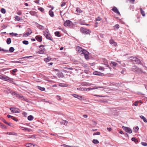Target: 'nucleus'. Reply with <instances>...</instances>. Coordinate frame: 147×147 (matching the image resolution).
<instances>
[{
    "label": "nucleus",
    "mask_w": 147,
    "mask_h": 147,
    "mask_svg": "<svg viewBox=\"0 0 147 147\" xmlns=\"http://www.w3.org/2000/svg\"><path fill=\"white\" fill-rule=\"evenodd\" d=\"M83 117L85 118H86L88 117V115H83Z\"/></svg>",
    "instance_id": "nucleus-63"
},
{
    "label": "nucleus",
    "mask_w": 147,
    "mask_h": 147,
    "mask_svg": "<svg viewBox=\"0 0 147 147\" xmlns=\"http://www.w3.org/2000/svg\"><path fill=\"white\" fill-rule=\"evenodd\" d=\"M35 38L39 42H41L42 41V37L39 35L36 36Z\"/></svg>",
    "instance_id": "nucleus-11"
},
{
    "label": "nucleus",
    "mask_w": 147,
    "mask_h": 147,
    "mask_svg": "<svg viewBox=\"0 0 147 147\" xmlns=\"http://www.w3.org/2000/svg\"><path fill=\"white\" fill-rule=\"evenodd\" d=\"M141 144L144 146H147V143L146 142H141Z\"/></svg>",
    "instance_id": "nucleus-42"
},
{
    "label": "nucleus",
    "mask_w": 147,
    "mask_h": 147,
    "mask_svg": "<svg viewBox=\"0 0 147 147\" xmlns=\"http://www.w3.org/2000/svg\"><path fill=\"white\" fill-rule=\"evenodd\" d=\"M80 31L82 33L85 34H90L91 32L90 30L83 27L81 28Z\"/></svg>",
    "instance_id": "nucleus-2"
},
{
    "label": "nucleus",
    "mask_w": 147,
    "mask_h": 147,
    "mask_svg": "<svg viewBox=\"0 0 147 147\" xmlns=\"http://www.w3.org/2000/svg\"><path fill=\"white\" fill-rule=\"evenodd\" d=\"M114 27L116 28L117 29H118L119 28V24H116L115 26Z\"/></svg>",
    "instance_id": "nucleus-45"
},
{
    "label": "nucleus",
    "mask_w": 147,
    "mask_h": 147,
    "mask_svg": "<svg viewBox=\"0 0 147 147\" xmlns=\"http://www.w3.org/2000/svg\"><path fill=\"white\" fill-rule=\"evenodd\" d=\"M107 129L109 131L112 130V128L111 127H107Z\"/></svg>",
    "instance_id": "nucleus-59"
},
{
    "label": "nucleus",
    "mask_w": 147,
    "mask_h": 147,
    "mask_svg": "<svg viewBox=\"0 0 147 147\" xmlns=\"http://www.w3.org/2000/svg\"><path fill=\"white\" fill-rule=\"evenodd\" d=\"M71 23V21L69 20H67L64 23V25L65 27L70 26Z\"/></svg>",
    "instance_id": "nucleus-7"
},
{
    "label": "nucleus",
    "mask_w": 147,
    "mask_h": 147,
    "mask_svg": "<svg viewBox=\"0 0 147 147\" xmlns=\"http://www.w3.org/2000/svg\"><path fill=\"white\" fill-rule=\"evenodd\" d=\"M51 58L50 57H48L47 58H45L44 61L46 62H48L51 60Z\"/></svg>",
    "instance_id": "nucleus-16"
},
{
    "label": "nucleus",
    "mask_w": 147,
    "mask_h": 147,
    "mask_svg": "<svg viewBox=\"0 0 147 147\" xmlns=\"http://www.w3.org/2000/svg\"><path fill=\"white\" fill-rule=\"evenodd\" d=\"M55 34L56 36L59 37L61 36L60 33L58 31H57L55 32Z\"/></svg>",
    "instance_id": "nucleus-20"
},
{
    "label": "nucleus",
    "mask_w": 147,
    "mask_h": 147,
    "mask_svg": "<svg viewBox=\"0 0 147 147\" xmlns=\"http://www.w3.org/2000/svg\"><path fill=\"white\" fill-rule=\"evenodd\" d=\"M110 43L111 44H112L114 46H116L117 45V43L115 42L114 40L112 39L110 40Z\"/></svg>",
    "instance_id": "nucleus-13"
},
{
    "label": "nucleus",
    "mask_w": 147,
    "mask_h": 147,
    "mask_svg": "<svg viewBox=\"0 0 147 147\" xmlns=\"http://www.w3.org/2000/svg\"><path fill=\"white\" fill-rule=\"evenodd\" d=\"M45 49L44 48L42 49H40L38 51V53L39 54H42L44 53L45 52Z\"/></svg>",
    "instance_id": "nucleus-14"
},
{
    "label": "nucleus",
    "mask_w": 147,
    "mask_h": 147,
    "mask_svg": "<svg viewBox=\"0 0 147 147\" xmlns=\"http://www.w3.org/2000/svg\"><path fill=\"white\" fill-rule=\"evenodd\" d=\"M74 97L77 98V97L78 95L76 94H73L72 95Z\"/></svg>",
    "instance_id": "nucleus-46"
},
{
    "label": "nucleus",
    "mask_w": 147,
    "mask_h": 147,
    "mask_svg": "<svg viewBox=\"0 0 147 147\" xmlns=\"http://www.w3.org/2000/svg\"><path fill=\"white\" fill-rule=\"evenodd\" d=\"M7 117L8 118H11L12 119V116H11L10 115H8L7 116Z\"/></svg>",
    "instance_id": "nucleus-60"
},
{
    "label": "nucleus",
    "mask_w": 147,
    "mask_h": 147,
    "mask_svg": "<svg viewBox=\"0 0 147 147\" xmlns=\"http://www.w3.org/2000/svg\"><path fill=\"white\" fill-rule=\"evenodd\" d=\"M44 35L47 39L50 40L51 41L53 40V39L51 38V35L47 32H44Z\"/></svg>",
    "instance_id": "nucleus-5"
},
{
    "label": "nucleus",
    "mask_w": 147,
    "mask_h": 147,
    "mask_svg": "<svg viewBox=\"0 0 147 147\" xmlns=\"http://www.w3.org/2000/svg\"><path fill=\"white\" fill-rule=\"evenodd\" d=\"M17 14L19 15H20L22 14V12L21 11H19L17 12Z\"/></svg>",
    "instance_id": "nucleus-56"
},
{
    "label": "nucleus",
    "mask_w": 147,
    "mask_h": 147,
    "mask_svg": "<svg viewBox=\"0 0 147 147\" xmlns=\"http://www.w3.org/2000/svg\"><path fill=\"white\" fill-rule=\"evenodd\" d=\"M136 72L138 74H140L142 73L143 71L142 69L138 68V69H137L136 71Z\"/></svg>",
    "instance_id": "nucleus-15"
},
{
    "label": "nucleus",
    "mask_w": 147,
    "mask_h": 147,
    "mask_svg": "<svg viewBox=\"0 0 147 147\" xmlns=\"http://www.w3.org/2000/svg\"><path fill=\"white\" fill-rule=\"evenodd\" d=\"M131 58H132V59H131L132 61L134 63L139 64L141 62L140 60L138 58L136 57H131Z\"/></svg>",
    "instance_id": "nucleus-4"
},
{
    "label": "nucleus",
    "mask_w": 147,
    "mask_h": 147,
    "mask_svg": "<svg viewBox=\"0 0 147 147\" xmlns=\"http://www.w3.org/2000/svg\"><path fill=\"white\" fill-rule=\"evenodd\" d=\"M122 128L126 132L128 133L129 134H131L132 132V131L131 129L128 127L123 126L122 127Z\"/></svg>",
    "instance_id": "nucleus-6"
},
{
    "label": "nucleus",
    "mask_w": 147,
    "mask_h": 147,
    "mask_svg": "<svg viewBox=\"0 0 147 147\" xmlns=\"http://www.w3.org/2000/svg\"><path fill=\"white\" fill-rule=\"evenodd\" d=\"M140 12L142 16H145V14L144 11L142 10V8H140Z\"/></svg>",
    "instance_id": "nucleus-18"
},
{
    "label": "nucleus",
    "mask_w": 147,
    "mask_h": 147,
    "mask_svg": "<svg viewBox=\"0 0 147 147\" xmlns=\"http://www.w3.org/2000/svg\"><path fill=\"white\" fill-rule=\"evenodd\" d=\"M138 105V103L137 102H136L134 103V105L135 106H137Z\"/></svg>",
    "instance_id": "nucleus-62"
},
{
    "label": "nucleus",
    "mask_w": 147,
    "mask_h": 147,
    "mask_svg": "<svg viewBox=\"0 0 147 147\" xmlns=\"http://www.w3.org/2000/svg\"><path fill=\"white\" fill-rule=\"evenodd\" d=\"M66 4V3L65 2H63L62 3L61 5V7H62L63 6H65Z\"/></svg>",
    "instance_id": "nucleus-52"
},
{
    "label": "nucleus",
    "mask_w": 147,
    "mask_h": 147,
    "mask_svg": "<svg viewBox=\"0 0 147 147\" xmlns=\"http://www.w3.org/2000/svg\"><path fill=\"white\" fill-rule=\"evenodd\" d=\"M128 1L131 3H134L135 0H128Z\"/></svg>",
    "instance_id": "nucleus-53"
},
{
    "label": "nucleus",
    "mask_w": 147,
    "mask_h": 147,
    "mask_svg": "<svg viewBox=\"0 0 147 147\" xmlns=\"http://www.w3.org/2000/svg\"><path fill=\"white\" fill-rule=\"evenodd\" d=\"M15 18L16 20L17 21H19L20 20V18L18 16H16L15 17Z\"/></svg>",
    "instance_id": "nucleus-32"
},
{
    "label": "nucleus",
    "mask_w": 147,
    "mask_h": 147,
    "mask_svg": "<svg viewBox=\"0 0 147 147\" xmlns=\"http://www.w3.org/2000/svg\"><path fill=\"white\" fill-rule=\"evenodd\" d=\"M30 34H29L28 32H27L23 35V36L24 37H26L29 35Z\"/></svg>",
    "instance_id": "nucleus-31"
},
{
    "label": "nucleus",
    "mask_w": 147,
    "mask_h": 147,
    "mask_svg": "<svg viewBox=\"0 0 147 147\" xmlns=\"http://www.w3.org/2000/svg\"><path fill=\"white\" fill-rule=\"evenodd\" d=\"M77 98L80 100H82V96L78 95Z\"/></svg>",
    "instance_id": "nucleus-36"
},
{
    "label": "nucleus",
    "mask_w": 147,
    "mask_h": 147,
    "mask_svg": "<svg viewBox=\"0 0 147 147\" xmlns=\"http://www.w3.org/2000/svg\"><path fill=\"white\" fill-rule=\"evenodd\" d=\"M77 51L78 52L81 54H83L85 57V58L86 59H88V52L86 50H84L81 47L78 46L76 48Z\"/></svg>",
    "instance_id": "nucleus-1"
},
{
    "label": "nucleus",
    "mask_w": 147,
    "mask_h": 147,
    "mask_svg": "<svg viewBox=\"0 0 147 147\" xmlns=\"http://www.w3.org/2000/svg\"><path fill=\"white\" fill-rule=\"evenodd\" d=\"M112 10L115 13H117V14L120 15V12L118 11V9L116 7H114L112 9Z\"/></svg>",
    "instance_id": "nucleus-10"
},
{
    "label": "nucleus",
    "mask_w": 147,
    "mask_h": 147,
    "mask_svg": "<svg viewBox=\"0 0 147 147\" xmlns=\"http://www.w3.org/2000/svg\"><path fill=\"white\" fill-rule=\"evenodd\" d=\"M30 14L32 16L35 15L36 12L33 11H31L30 12Z\"/></svg>",
    "instance_id": "nucleus-28"
},
{
    "label": "nucleus",
    "mask_w": 147,
    "mask_h": 147,
    "mask_svg": "<svg viewBox=\"0 0 147 147\" xmlns=\"http://www.w3.org/2000/svg\"><path fill=\"white\" fill-rule=\"evenodd\" d=\"M93 74L94 75L101 76H104V74L103 73H100L97 71H94L93 72Z\"/></svg>",
    "instance_id": "nucleus-9"
},
{
    "label": "nucleus",
    "mask_w": 147,
    "mask_h": 147,
    "mask_svg": "<svg viewBox=\"0 0 147 147\" xmlns=\"http://www.w3.org/2000/svg\"><path fill=\"white\" fill-rule=\"evenodd\" d=\"M57 98L59 100H61V99L60 98V97L59 96H57Z\"/></svg>",
    "instance_id": "nucleus-55"
},
{
    "label": "nucleus",
    "mask_w": 147,
    "mask_h": 147,
    "mask_svg": "<svg viewBox=\"0 0 147 147\" xmlns=\"http://www.w3.org/2000/svg\"><path fill=\"white\" fill-rule=\"evenodd\" d=\"M11 93L12 94V95H16V92H14L12 91L11 92Z\"/></svg>",
    "instance_id": "nucleus-54"
},
{
    "label": "nucleus",
    "mask_w": 147,
    "mask_h": 147,
    "mask_svg": "<svg viewBox=\"0 0 147 147\" xmlns=\"http://www.w3.org/2000/svg\"><path fill=\"white\" fill-rule=\"evenodd\" d=\"M32 147H38V146L36 144H32Z\"/></svg>",
    "instance_id": "nucleus-57"
},
{
    "label": "nucleus",
    "mask_w": 147,
    "mask_h": 147,
    "mask_svg": "<svg viewBox=\"0 0 147 147\" xmlns=\"http://www.w3.org/2000/svg\"><path fill=\"white\" fill-rule=\"evenodd\" d=\"M12 119L13 120L16 121H18L16 118L15 117H13V116L12 117Z\"/></svg>",
    "instance_id": "nucleus-49"
},
{
    "label": "nucleus",
    "mask_w": 147,
    "mask_h": 147,
    "mask_svg": "<svg viewBox=\"0 0 147 147\" xmlns=\"http://www.w3.org/2000/svg\"><path fill=\"white\" fill-rule=\"evenodd\" d=\"M2 80L9 82H11L12 81L13 79L8 76H6L5 75H3Z\"/></svg>",
    "instance_id": "nucleus-3"
},
{
    "label": "nucleus",
    "mask_w": 147,
    "mask_h": 147,
    "mask_svg": "<svg viewBox=\"0 0 147 147\" xmlns=\"http://www.w3.org/2000/svg\"><path fill=\"white\" fill-rule=\"evenodd\" d=\"M3 122H4L6 124H8V123L7 122H6V121H5V120L4 119L3 120Z\"/></svg>",
    "instance_id": "nucleus-64"
},
{
    "label": "nucleus",
    "mask_w": 147,
    "mask_h": 147,
    "mask_svg": "<svg viewBox=\"0 0 147 147\" xmlns=\"http://www.w3.org/2000/svg\"><path fill=\"white\" fill-rule=\"evenodd\" d=\"M6 42L8 44H9L11 42V39L10 38H8Z\"/></svg>",
    "instance_id": "nucleus-25"
},
{
    "label": "nucleus",
    "mask_w": 147,
    "mask_h": 147,
    "mask_svg": "<svg viewBox=\"0 0 147 147\" xmlns=\"http://www.w3.org/2000/svg\"><path fill=\"white\" fill-rule=\"evenodd\" d=\"M140 117L141 119H143L144 122L145 123H146L147 122V119L144 116L142 115H141L140 116Z\"/></svg>",
    "instance_id": "nucleus-17"
},
{
    "label": "nucleus",
    "mask_w": 147,
    "mask_h": 147,
    "mask_svg": "<svg viewBox=\"0 0 147 147\" xmlns=\"http://www.w3.org/2000/svg\"><path fill=\"white\" fill-rule=\"evenodd\" d=\"M28 32L30 34H31L32 33V31L31 30V29H30L29 28L28 29Z\"/></svg>",
    "instance_id": "nucleus-47"
},
{
    "label": "nucleus",
    "mask_w": 147,
    "mask_h": 147,
    "mask_svg": "<svg viewBox=\"0 0 147 147\" xmlns=\"http://www.w3.org/2000/svg\"><path fill=\"white\" fill-rule=\"evenodd\" d=\"M22 42L23 44L26 45H27L28 44V41L26 40H24Z\"/></svg>",
    "instance_id": "nucleus-38"
},
{
    "label": "nucleus",
    "mask_w": 147,
    "mask_h": 147,
    "mask_svg": "<svg viewBox=\"0 0 147 147\" xmlns=\"http://www.w3.org/2000/svg\"><path fill=\"white\" fill-rule=\"evenodd\" d=\"M99 69L100 70H103V71L104 70V67H100L99 68Z\"/></svg>",
    "instance_id": "nucleus-50"
},
{
    "label": "nucleus",
    "mask_w": 147,
    "mask_h": 147,
    "mask_svg": "<svg viewBox=\"0 0 147 147\" xmlns=\"http://www.w3.org/2000/svg\"><path fill=\"white\" fill-rule=\"evenodd\" d=\"M33 119V117L32 115H30L28 117V119L29 121H32Z\"/></svg>",
    "instance_id": "nucleus-21"
},
{
    "label": "nucleus",
    "mask_w": 147,
    "mask_h": 147,
    "mask_svg": "<svg viewBox=\"0 0 147 147\" xmlns=\"http://www.w3.org/2000/svg\"><path fill=\"white\" fill-rule=\"evenodd\" d=\"M1 12L5 14L6 12V10L5 9L2 8L1 10Z\"/></svg>",
    "instance_id": "nucleus-34"
},
{
    "label": "nucleus",
    "mask_w": 147,
    "mask_h": 147,
    "mask_svg": "<svg viewBox=\"0 0 147 147\" xmlns=\"http://www.w3.org/2000/svg\"><path fill=\"white\" fill-rule=\"evenodd\" d=\"M38 9L41 12H43L44 10V9L42 7H38Z\"/></svg>",
    "instance_id": "nucleus-39"
},
{
    "label": "nucleus",
    "mask_w": 147,
    "mask_h": 147,
    "mask_svg": "<svg viewBox=\"0 0 147 147\" xmlns=\"http://www.w3.org/2000/svg\"><path fill=\"white\" fill-rule=\"evenodd\" d=\"M49 14L51 17H53L54 16L53 12L51 10L49 11Z\"/></svg>",
    "instance_id": "nucleus-22"
},
{
    "label": "nucleus",
    "mask_w": 147,
    "mask_h": 147,
    "mask_svg": "<svg viewBox=\"0 0 147 147\" xmlns=\"http://www.w3.org/2000/svg\"><path fill=\"white\" fill-rule=\"evenodd\" d=\"M94 95L95 96H99V97H104V96H102L101 95H98L95 94V95Z\"/></svg>",
    "instance_id": "nucleus-48"
},
{
    "label": "nucleus",
    "mask_w": 147,
    "mask_h": 147,
    "mask_svg": "<svg viewBox=\"0 0 147 147\" xmlns=\"http://www.w3.org/2000/svg\"><path fill=\"white\" fill-rule=\"evenodd\" d=\"M125 69H123L121 71V73L122 74H124L125 73Z\"/></svg>",
    "instance_id": "nucleus-44"
},
{
    "label": "nucleus",
    "mask_w": 147,
    "mask_h": 147,
    "mask_svg": "<svg viewBox=\"0 0 147 147\" xmlns=\"http://www.w3.org/2000/svg\"><path fill=\"white\" fill-rule=\"evenodd\" d=\"M9 34L11 36H16L18 35V34L17 33H14L13 32L10 33Z\"/></svg>",
    "instance_id": "nucleus-37"
},
{
    "label": "nucleus",
    "mask_w": 147,
    "mask_h": 147,
    "mask_svg": "<svg viewBox=\"0 0 147 147\" xmlns=\"http://www.w3.org/2000/svg\"><path fill=\"white\" fill-rule=\"evenodd\" d=\"M37 87H38V88L41 91H44L45 90V88L44 87H41L40 86H38Z\"/></svg>",
    "instance_id": "nucleus-24"
},
{
    "label": "nucleus",
    "mask_w": 147,
    "mask_h": 147,
    "mask_svg": "<svg viewBox=\"0 0 147 147\" xmlns=\"http://www.w3.org/2000/svg\"><path fill=\"white\" fill-rule=\"evenodd\" d=\"M138 68V67H137L136 66H133L132 67L131 69L132 71L136 72V71L137 69Z\"/></svg>",
    "instance_id": "nucleus-19"
},
{
    "label": "nucleus",
    "mask_w": 147,
    "mask_h": 147,
    "mask_svg": "<svg viewBox=\"0 0 147 147\" xmlns=\"http://www.w3.org/2000/svg\"><path fill=\"white\" fill-rule=\"evenodd\" d=\"M101 20V18L99 16L96 19V21H100Z\"/></svg>",
    "instance_id": "nucleus-43"
},
{
    "label": "nucleus",
    "mask_w": 147,
    "mask_h": 147,
    "mask_svg": "<svg viewBox=\"0 0 147 147\" xmlns=\"http://www.w3.org/2000/svg\"><path fill=\"white\" fill-rule=\"evenodd\" d=\"M22 114L24 116L26 117L27 115V113L26 112H24L22 113Z\"/></svg>",
    "instance_id": "nucleus-51"
},
{
    "label": "nucleus",
    "mask_w": 147,
    "mask_h": 147,
    "mask_svg": "<svg viewBox=\"0 0 147 147\" xmlns=\"http://www.w3.org/2000/svg\"><path fill=\"white\" fill-rule=\"evenodd\" d=\"M29 138H37L36 137V136H35V135H32V136H30V137H29Z\"/></svg>",
    "instance_id": "nucleus-41"
},
{
    "label": "nucleus",
    "mask_w": 147,
    "mask_h": 147,
    "mask_svg": "<svg viewBox=\"0 0 147 147\" xmlns=\"http://www.w3.org/2000/svg\"><path fill=\"white\" fill-rule=\"evenodd\" d=\"M59 86H61V87H67V85L66 84H63L62 83L59 84Z\"/></svg>",
    "instance_id": "nucleus-30"
},
{
    "label": "nucleus",
    "mask_w": 147,
    "mask_h": 147,
    "mask_svg": "<svg viewBox=\"0 0 147 147\" xmlns=\"http://www.w3.org/2000/svg\"><path fill=\"white\" fill-rule=\"evenodd\" d=\"M32 144L31 143H28L26 144V146L27 147H32Z\"/></svg>",
    "instance_id": "nucleus-33"
},
{
    "label": "nucleus",
    "mask_w": 147,
    "mask_h": 147,
    "mask_svg": "<svg viewBox=\"0 0 147 147\" xmlns=\"http://www.w3.org/2000/svg\"><path fill=\"white\" fill-rule=\"evenodd\" d=\"M92 142L95 144H97L99 143V142L98 140L96 139H94L92 140Z\"/></svg>",
    "instance_id": "nucleus-26"
},
{
    "label": "nucleus",
    "mask_w": 147,
    "mask_h": 147,
    "mask_svg": "<svg viewBox=\"0 0 147 147\" xmlns=\"http://www.w3.org/2000/svg\"><path fill=\"white\" fill-rule=\"evenodd\" d=\"M17 71V70L16 69L13 70L12 72V74H13V75H14V73L16 71Z\"/></svg>",
    "instance_id": "nucleus-40"
},
{
    "label": "nucleus",
    "mask_w": 147,
    "mask_h": 147,
    "mask_svg": "<svg viewBox=\"0 0 147 147\" xmlns=\"http://www.w3.org/2000/svg\"><path fill=\"white\" fill-rule=\"evenodd\" d=\"M111 64L112 65L113 67H115L117 65V63L115 62H111Z\"/></svg>",
    "instance_id": "nucleus-23"
},
{
    "label": "nucleus",
    "mask_w": 147,
    "mask_h": 147,
    "mask_svg": "<svg viewBox=\"0 0 147 147\" xmlns=\"http://www.w3.org/2000/svg\"><path fill=\"white\" fill-rule=\"evenodd\" d=\"M11 111L13 113H19V109L16 108H11L10 109Z\"/></svg>",
    "instance_id": "nucleus-8"
},
{
    "label": "nucleus",
    "mask_w": 147,
    "mask_h": 147,
    "mask_svg": "<svg viewBox=\"0 0 147 147\" xmlns=\"http://www.w3.org/2000/svg\"><path fill=\"white\" fill-rule=\"evenodd\" d=\"M61 123H62V124H64V125H66L68 123V122L66 120H63L61 121Z\"/></svg>",
    "instance_id": "nucleus-27"
},
{
    "label": "nucleus",
    "mask_w": 147,
    "mask_h": 147,
    "mask_svg": "<svg viewBox=\"0 0 147 147\" xmlns=\"http://www.w3.org/2000/svg\"><path fill=\"white\" fill-rule=\"evenodd\" d=\"M82 11L80 8H77L76 11V13L77 15H79L82 12Z\"/></svg>",
    "instance_id": "nucleus-12"
},
{
    "label": "nucleus",
    "mask_w": 147,
    "mask_h": 147,
    "mask_svg": "<svg viewBox=\"0 0 147 147\" xmlns=\"http://www.w3.org/2000/svg\"><path fill=\"white\" fill-rule=\"evenodd\" d=\"M96 88H88V89H89V91L90 90H92L93 89H96Z\"/></svg>",
    "instance_id": "nucleus-61"
},
{
    "label": "nucleus",
    "mask_w": 147,
    "mask_h": 147,
    "mask_svg": "<svg viewBox=\"0 0 147 147\" xmlns=\"http://www.w3.org/2000/svg\"><path fill=\"white\" fill-rule=\"evenodd\" d=\"M32 56H26V57H22V59H24V58H29L30 57H31Z\"/></svg>",
    "instance_id": "nucleus-58"
},
{
    "label": "nucleus",
    "mask_w": 147,
    "mask_h": 147,
    "mask_svg": "<svg viewBox=\"0 0 147 147\" xmlns=\"http://www.w3.org/2000/svg\"><path fill=\"white\" fill-rule=\"evenodd\" d=\"M14 50V48L13 47H11L9 49V51L10 52H12Z\"/></svg>",
    "instance_id": "nucleus-35"
},
{
    "label": "nucleus",
    "mask_w": 147,
    "mask_h": 147,
    "mask_svg": "<svg viewBox=\"0 0 147 147\" xmlns=\"http://www.w3.org/2000/svg\"><path fill=\"white\" fill-rule=\"evenodd\" d=\"M131 140L133 141H134L135 143L138 142V140L135 138H131Z\"/></svg>",
    "instance_id": "nucleus-29"
}]
</instances>
